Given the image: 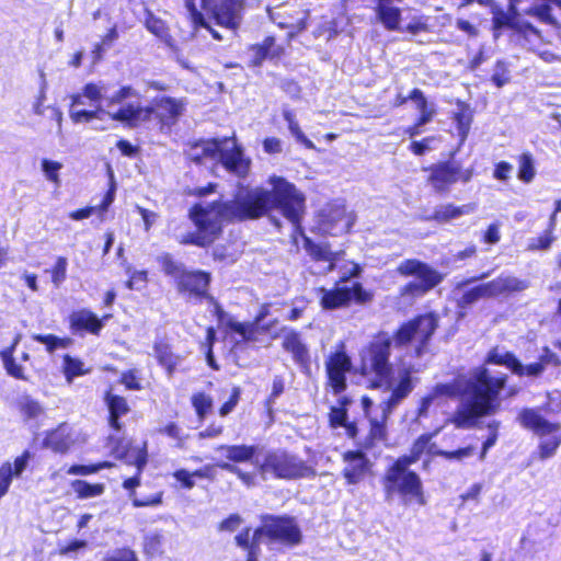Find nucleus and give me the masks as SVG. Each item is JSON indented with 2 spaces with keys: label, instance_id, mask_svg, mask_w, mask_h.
Returning <instances> with one entry per match:
<instances>
[{
  "label": "nucleus",
  "instance_id": "28",
  "mask_svg": "<svg viewBox=\"0 0 561 561\" xmlns=\"http://www.w3.org/2000/svg\"><path fill=\"white\" fill-rule=\"evenodd\" d=\"M217 450L225 453L226 462L237 465L241 462H252L257 447L254 445H220Z\"/></svg>",
  "mask_w": 561,
  "mask_h": 561
},
{
  "label": "nucleus",
  "instance_id": "55",
  "mask_svg": "<svg viewBox=\"0 0 561 561\" xmlns=\"http://www.w3.org/2000/svg\"><path fill=\"white\" fill-rule=\"evenodd\" d=\"M163 536L160 534H149L145 538V551L147 554L154 556L162 553Z\"/></svg>",
  "mask_w": 561,
  "mask_h": 561
},
{
  "label": "nucleus",
  "instance_id": "52",
  "mask_svg": "<svg viewBox=\"0 0 561 561\" xmlns=\"http://www.w3.org/2000/svg\"><path fill=\"white\" fill-rule=\"evenodd\" d=\"M64 369L68 380L85 374L83 370V363L78 358L71 357L70 355H66L64 357Z\"/></svg>",
  "mask_w": 561,
  "mask_h": 561
},
{
  "label": "nucleus",
  "instance_id": "48",
  "mask_svg": "<svg viewBox=\"0 0 561 561\" xmlns=\"http://www.w3.org/2000/svg\"><path fill=\"white\" fill-rule=\"evenodd\" d=\"M33 340L46 346L47 352L53 353L57 348H65L67 341L53 334H34Z\"/></svg>",
  "mask_w": 561,
  "mask_h": 561
},
{
  "label": "nucleus",
  "instance_id": "32",
  "mask_svg": "<svg viewBox=\"0 0 561 561\" xmlns=\"http://www.w3.org/2000/svg\"><path fill=\"white\" fill-rule=\"evenodd\" d=\"M376 14L386 30H400L401 10L398 7H392L388 3H378L376 7Z\"/></svg>",
  "mask_w": 561,
  "mask_h": 561
},
{
  "label": "nucleus",
  "instance_id": "14",
  "mask_svg": "<svg viewBox=\"0 0 561 561\" xmlns=\"http://www.w3.org/2000/svg\"><path fill=\"white\" fill-rule=\"evenodd\" d=\"M201 5L219 26L229 30L239 27L243 0H201Z\"/></svg>",
  "mask_w": 561,
  "mask_h": 561
},
{
  "label": "nucleus",
  "instance_id": "63",
  "mask_svg": "<svg viewBox=\"0 0 561 561\" xmlns=\"http://www.w3.org/2000/svg\"><path fill=\"white\" fill-rule=\"evenodd\" d=\"M435 139L433 136L424 137L421 140H413L409 145V150L415 156H423L431 149L430 145Z\"/></svg>",
  "mask_w": 561,
  "mask_h": 561
},
{
  "label": "nucleus",
  "instance_id": "59",
  "mask_svg": "<svg viewBox=\"0 0 561 561\" xmlns=\"http://www.w3.org/2000/svg\"><path fill=\"white\" fill-rule=\"evenodd\" d=\"M501 224L499 221L490 224L483 231L481 241L486 244H496L501 240Z\"/></svg>",
  "mask_w": 561,
  "mask_h": 561
},
{
  "label": "nucleus",
  "instance_id": "60",
  "mask_svg": "<svg viewBox=\"0 0 561 561\" xmlns=\"http://www.w3.org/2000/svg\"><path fill=\"white\" fill-rule=\"evenodd\" d=\"M241 397V390L239 387H234L231 390V393L226 402L221 404L219 408V414L221 416L228 415L232 410L237 407Z\"/></svg>",
  "mask_w": 561,
  "mask_h": 561
},
{
  "label": "nucleus",
  "instance_id": "42",
  "mask_svg": "<svg viewBox=\"0 0 561 561\" xmlns=\"http://www.w3.org/2000/svg\"><path fill=\"white\" fill-rule=\"evenodd\" d=\"M213 467L211 466H205L204 468L197 469L194 472L190 473L186 470H178V481L182 484L184 488H192L194 485L193 478H208L210 479L213 477Z\"/></svg>",
  "mask_w": 561,
  "mask_h": 561
},
{
  "label": "nucleus",
  "instance_id": "23",
  "mask_svg": "<svg viewBox=\"0 0 561 561\" xmlns=\"http://www.w3.org/2000/svg\"><path fill=\"white\" fill-rule=\"evenodd\" d=\"M302 242L304 249L313 262H328V270L332 271L334 268L341 252H333L329 242L318 243L307 236H304Z\"/></svg>",
  "mask_w": 561,
  "mask_h": 561
},
{
  "label": "nucleus",
  "instance_id": "18",
  "mask_svg": "<svg viewBox=\"0 0 561 561\" xmlns=\"http://www.w3.org/2000/svg\"><path fill=\"white\" fill-rule=\"evenodd\" d=\"M228 141V137L190 141L184 149V157L190 163L202 164L206 159H215L220 151V146L227 145Z\"/></svg>",
  "mask_w": 561,
  "mask_h": 561
},
{
  "label": "nucleus",
  "instance_id": "61",
  "mask_svg": "<svg viewBox=\"0 0 561 561\" xmlns=\"http://www.w3.org/2000/svg\"><path fill=\"white\" fill-rule=\"evenodd\" d=\"M513 165L507 161H499L494 164L492 176L493 179L507 182L512 173Z\"/></svg>",
  "mask_w": 561,
  "mask_h": 561
},
{
  "label": "nucleus",
  "instance_id": "34",
  "mask_svg": "<svg viewBox=\"0 0 561 561\" xmlns=\"http://www.w3.org/2000/svg\"><path fill=\"white\" fill-rule=\"evenodd\" d=\"M517 178L525 184L530 183L536 176V169L533 154L525 151L517 157Z\"/></svg>",
  "mask_w": 561,
  "mask_h": 561
},
{
  "label": "nucleus",
  "instance_id": "7",
  "mask_svg": "<svg viewBox=\"0 0 561 561\" xmlns=\"http://www.w3.org/2000/svg\"><path fill=\"white\" fill-rule=\"evenodd\" d=\"M257 473L263 478L276 480H299L313 478L316 470L299 456L283 449H272L265 453L260 463L255 466Z\"/></svg>",
  "mask_w": 561,
  "mask_h": 561
},
{
  "label": "nucleus",
  "instance_id": "58",
  "mask_svg": "<svg viewBox=\"0 0 561 561\" xmlns=\"http://www.w3.org/2000/svg\"><path fill=\"white\" fill-rule=\"evenodd\" d=\"M104 561H138V558L134 550L122 548L107 553Z\"/></svg>",
  "mask_w": 561,
  "mask_h": 561
},
{
  "label": "nucleus",
  "instance_id": "27",
  "mask_svg": "<svg viewBox=\"0 0 561 561\" xmlns=\"http://www.w3.org/2000/svg\"><path fill=\"white\" fill-rule=\"evenodd\" d=\"M70 325L75 331L84 330L92 334H99L103 328V322L92 311L82 309L70 316Z\"/></svg>",
  "mask_w": 561,
  "mask_h": 561
},
{
  "label": "nucleus",
  "instance_id": "20",
  "mask_svg": "<svg viewBox=\"0 0 561 561\" xmlns=\"http://www.w3.org/2000/svg\"><path fill=\"white\" fill-rule=\"evenodd\" d=\"M282 347L288 352L300 370L309 376L311 374V356L308 346L302 342L301 334L291 330L283 337Z\"/></svg>",
  "mask_w": 561,
  "mask_h": 561
},
{
  "label": "nucleus",
  "instance_id": "44",
  "mask_svg": "<svg viewBox=\"0 0 561 561\" xmlns=\"http://www.w3.org/2000/svg\"><path fill=\"white\" fill-rule=\"evenodd\" d=\"M192 404L199 420H204L211 411L213 400L204 392H196L192 397Z\"/></svg>",
  "mask_w": 561,
  "mask_h": 561
},
{
  "label": "nucleus",
  "instance_id": "56",
  "mask_svg": "<svg viewBox=\"0 0 561 561\" xmlns=\"http://www.w3.org/2000/svg\"><path fill=\"white\" fill-rule=\"evenodd\" d=\"M62 168V164L57 161H53L49 159L42 160V171L48 181L59 184V174L58 172Z\"/></svg>",
  "mask_w": 561,
  "mask_h": 561
},
{
  "label": "nucleus",
  "instance_id": "31",
  "mask_svg": "<svg viewBox=\"0 0 561 561\" xmlns=\"http://www.w3.org/2000/svg\"><path fill=\"white\" fill-rule=\"evenodd\" d=\"M458 110L453 113V121L456 123L459 139L463 142L470 131V126L472 123V111L470 105L465 101L457 100L456 102Z\"/></svg>",
  "mask_w": 561,
  "mask_h": 561
},
{
  "label": "nucleus",
  "instance_id": "46",
  "mask_svg": "<svg viewBox=\"0 0 561 561\" xmlns=\"http://www.w3.org/2000/svg\"><path fill=\"white\" fill-rule=\"evenodd\" d=\"M474 447L473 446H465L460 447L455 450H444V449H436L435 451H432L433 456L442 457L446 460H462L465 458L471 457L473 455Z\"/></svg>",
  "mask_w": 561,
  "mask_h": 561
},
{
  "label": "nucleus",
  "instance_id": "3",
  "mask_svg": "<svg viewBox=\"0 0 561 561\" xmlns=\"http://www.w3.org/2000/svg\"><path fill=\"white\" fill-rule=\"evenodd\" d=\"M485 364L504 366L514 374L518 358L510 351L500 353L496 346L488 352L484 364L473 368L465 382L463 392L469 403L458 407L450 417L457 428L473 427L479 419L494 414L501 407V393L507 386L508 375H494Z\"/></svg>",
  "mask_w": 561,
  "mask_h": 561
},
{
  "label": "nucleus",
  "instance_id": "12",
  "mask_svg": "<svg viewBox=\"0 0 561 561\" xmlns=\"http://www.w3.org/2000/svg\"><path fill=\"white\" fill-rule=\"evenodd\" d=\"M160 118L162 123L169 115V119H175V100L172 98H161L156 100V108L142 107L138 104L128 103L117 111H105L104 115L110 116L113 121L126 124L129 127H136L141 122L149 121L152 114Z\"/></svg>",
  "mask_w": 561,
  "mask_h": 561
},
{
  "label": "nucleus",
  "instance_id": "57",
  "mask_svg": "<svg viewBox=\"0 0 561 561\" xmlns=\"http://www.w3.org/2000/svg\"><path fill=\"white\" fill-rule=\"evenodd\" d=\"M20 407L21 411L30 419L37 417L42 413L39 403L28 396L21 398Z\"/></svg>",
  "mask_w": 561,
  "mask_h": 561
},
{
  "label": "nucleus",
  "instance_id": "1",
  "mask_svg": "<svg viewBox=\"0 0 561 561\" xmlns=\"http://www.w3.org/2000/svg\"><path fill=\"white\" fill-rule=\"evenodd\" d=\"M267 182L270 190L257 187L240 199L218 198L207 205L194 203L188 218L195 230L182 236L181 243L209 248L221 238L227 224L255 220L273 210L279 211L295 231H301L306 213L305 194L284 176L271 175Z\"/></svg>",
  "mask_w": 561,
  "mask_h": 561
},
{
  "label": "nucleus",
  "instance_id": "17",
  "mask_svg": "<svg viewBox=\"0 0 561 561\" xmlns=\"http://www.w3.org/2000/svg\"><path fill=\"white\" fill-rule=\"evenodd\" d=\"M366 451V449L357 447L342 454V460L346 463L342 470V477L347 484H357L370 472L371 462Z\"/></svg>",
  "mask_w": 561,
  "mask_h": 561
},
{
  "label": "nucleus",
  "instance_id": "43",
  "mask_svg": "<svg viewBox=\"0 0 561 561\" xmlns=\"http://www.w3.org/2000/svg\"><path fill=\"white\" fill-rule=\"evenodd\" d=\"M216 466L234 474L248 488L254 486L256 484L255 474L253 472L243 471L238 466L229 462H218Z\"/></svg>",
  "mask_w": 561,
  "mask_h": 561
},
{
  "label": "nucleus",
  "instance_id": "35",
  "mask_svg": "<svg viewBox=\"0 0 561 561\" xmlns=\"http://www.w3.org/2000/svg\"><path fill=\"white\" fill-rule=\"evenodd\" d=\"M283 117L287 122L288 129L296 138L298 142H300L307 149H314L313 142L304 134L300 128V125L296 118V114L291 110H284Z\"/></svg>",
  "mask_w": 561,
  "mask_h": 561
},
{
  "label": "nucleus",
  "instance_id": "25",
  "mask_svg": "<svg viewBox=\"0 0 561 561\" xmlns=\"http://www.w3.org/2000/svg\"><path fill=\"white\" fill-rule=\"evenodd\" d=\"M476 208L477 206L474 203H468L463 205L447 203L436 207L430 216V219L437 224H446L461 216L473 213Z\"/></svg>",
  "mask_w": 561,
  "mask_h": 561
},
{
  "label": "nucleus",
  "instance_id": "11",
  "mask_svg": "<svg viewBox=\"0 0 561 561\" xmlns=\"http://www.w3.org/2000/svg\"><path fill=\"white\" fill-rule=\"evenodd\" d=\"M517 419L524 428L540 437L551 435L550 438L541 440L538 445L540 459H548L557 453L561 445V425L559 423L546 420L536 409L531 408L522 409Z\"/></svg>",
  "mask_w": 561,
  "mask_h": 561
},
{
  "label": "nucleus",
  "instance_id": "29",
  "mask_svg": "<svg viewBox=\"0 0 561 561\" xmlns=\"http://www.w3.org/2000/svg\"><path fill=\"white\" fill-rule=\"evenodd\" d=\"M73 439L70 435V427L67 424H61L56 430L47 434L44 439V445L55 453L65 454L69 450Z\"/></svg>",
  "mask_w": 561,
  "mask_h": 561
},
{
  "label": "nucleus",
  "instance_id": "33",
  "mask_svg": "<svg viewBox=\"0 0 561 561\" xmlns=\"http://www.w3.org/2000/svg\"><path fill=\"white\" fill-rule=\"evenodd\" d=\"M118 457L124 459L127 463L136 466L138 473L145 468L147 465V446L146 443L142 446H131L129 445L122 453L117 449Z\"/></svg>",
  "mask_w": 561,
  "mask_h": 561
},
{
  "label": "nucleus",
  "instance_id": "40",
  "mask_svg": "<svg viewBox=\"0 0 561 561\" xmlns=\"http://www.w3.org/2000/svg\"><path fill=\"white\" fill-rule=\"evenodd\" d=\"M556 240L554 232L551 229H545L542 233L538 237L533 238L527 243V251L537 252V251H547L551 248L552 243Z\"/></svg>",
  "mask_w": 561,
  "mask_h": 561
},
{
  "label": "nucleus",
  "instance_id": "47",
  "mask_svg": "<svg viewBox=\"0 0 561 561\" xmlns=\"http://www.w3.org/2000/svg\"><path fill=\"white\" fill-rule=\"evenodd\" d=\"M545 369L546 367L541 362L540 357L538 358L537 362L527 365H523L518 359V367L514 369V375L518 377H538L545 371Z\"/></svg>",
  "mask_w": 561,
  "mask_h": 561
},
{
  "label": "nucleus",
  "instance_id": "9",
  "mask_svg": "<svg viewBox=\"0 0 561 561\" xmlns=\"http://www.w3.org/2000/svg\"><path fill=\"white\" fill-rule=\"evenodd\" d=\"M397 273L403 277L414 276L399 288V297L416 299L425 296L444 280V274L417 259H405L397 266Z\"/></svg>",
  "mask_w": 561,
  "mask_h": 561
},
{
  "label": "nucleus",
  "instance_id": "64",
  "mask_svg": "<svg viewBox=\"0 0 561 561\" xmlns=\"http://www.w3.org/2000/svg\"><path fill=\"white\" fill-rule=\"evenodd\" d=\"M157 262L161 270L169 276L175 275V264L173 257L169 253H162L157 256Z\"/></svg>",
  "mask_w": 561,
  "mask_h": 561
},
{
  "label": "nucleus",
  "instance_id": "49",
  "mask_svg": "<svg viewBox=\"0 0 561 561\" xmlns=\"http://www.w3.org/2000/svg\"><path fill=\"white\" fill-rule=\"evenodd\" d=\"M329 425L332 428L343 427L347 423L348 412L345 407H331L329 411Z\"/></svg>",
  "mask_w": 561,
  "mask_h": 561
},
{
  "label": "nucleus",
  "instance_id": "39",
  "mask_svg": "<svg viewBox=\"0 0 561 561\" xmlns=\"http://www.w3.org/2000/svg\"><path fill=\"white\" fill-rule=\"evenodd\" d=\"M13 353L14 347H7L5 350L0 352V357L3 362L4 368L10 376L16 379L25 380L26 378L23 374V368L21 365L16 364L13 357Z\"/></svg>",
  "mask_w": 561,
  "mask_h": 561
},
{
  "label": "nucleus",
  "instance_id": "54",
  "mask_svg": "<svg viewBox=\"0 0 561 561\" xmlns=\"http://www.w3.org/2000/svg\"><path fill=\"white\" fill-rule=\"evenodd\" d=\"M108 467H111V463L106 462V461L96 463V465H72L67 470V473L73 474V476H77V474L78 476H88V474L96 473L101 469L108 468Z\"/></svg>",
  "mask_w": 561,
  "mask_h": 561
},
{
  "label": "nucleus",
  "instance_id": "5",
  "mask_svg": "<svg viewBox=\"0 0 561 561\" xmlns=\"http://www.w3.org/2000/svg\"><path fill=\"white\" fill-rule=\"evenodd\" d=\"M419 460L420 458L410 450L387 467L381 480L387 497L399 495L405 504L413 501L419 505H425L422 480L415 471L410 469V466Z\"/></svg>",
  "mask_w": 561,
  "mask_h": 561
},
{
  "label": "nucleus",
  "instance_id": "45",
  "mask_svg": "<svg viewBox=\"0 0 561 561\" xmlns=\"http://www.w3.org/2000/svg\"><path fill=\"white\" fill-rule=\"evenodd\" d=\"M433 433H424L420 435L412 444L410 450L417 457L421 458L425 451L432 454L435 451V445L432 444Z\"/></svg>",
  "mask_w": 561,
  "mask_h": 561
},
{
  "label": "nucleus",
  "instance_id": "36",
  "mask_svg": "<svg viewBox=\"0 0 561 561\" xmlns=\"http://www.w3.org/2000/svg\"><path fill=\"white\" fill-rule=\"evenodd\" d=\"M71 488L79 499L95 497L104 493L105 485L103 483H90L85 480H75Z\"/></svg>",
  "mask_w": 561,
  "mask_h": 561
},
{
  "label": "nucleus",
  "instance_id": "30",
  "mask_svg": "<svg viewBox=\"0 0 561 561\" xmlns=\"http://www.w3.org/2000/svg\"><path fill=\"white\" fill-rule=\"evenodd\" d=\"M105 402L110 412V425L116 431H119L122 424L119 417L129 411V407L125 398L107 392L105 394Z\"/></svg>",
  "mask_w": 561,
  "mask_h": 561
},
{
  "label": "nucleus",
  "instance_id": "53",
  "mask_svg": "<svg viewBox=\"0 0 561 561\" xmlns=\"http://www.w3.org/2000/svg\"><path fill=\"white\" fill-rule=\"evenodd\" d=\"M492 24L494 31L502 30L504 27H510L517 31L519 30L518 24L514 21V18L502 10L494 12Z\"/></svg>",
  "mask_w": 561,
  "mask_h": 561
},
{
  "label": "nucleus",
  "instance_id": "10",
  "mask_svg": "<svg viewBox=\"0 0 561 561\" xmlns=\"http://www.w3.org/2000/svg\"><path fill=\"white\" fill-rule=\"evenodd\" d=\"M425 184L437 195H447L451 187L460 183L470 182L476 172L473 168L462 169L457 162L443 160L423 167Z\"/></svg>",
  "mask_w": 561,
  "mask_h": 561
},
{
  "label": "nucleus",
  "instance_id": "4",
  "mask_svg": "<svg viewBox=\"0 0 561 561\" xmlns=\"http://www.w3.org/2000/svg\"><path fill=\"white\" fill-rule=\"evenodd\" d=\"M263 539L291 548L302 541V534L294 516L266 514L252 533L250 527H244L234 537L236 545L247 552L245 561H259Z\"/></svg>",
  "mask_w": 561,
  "mask_h": 561
},
{
  "label": "nucleus",
  "instance_id": "13",
  "mask_svg": "<svg viewBox=\"0 0 561 561\" xmlns=\"http://www.w3.org/2000/svg\"><path fill=\"white\" fill-rule=\"evenodd\" d=\"M324 367L325 386L331 388L334 394L343 393L347 389V375L353 369L352 358L346 353L343 342L328 355Z\"/></svg>",
  "mask_w": 561,
  "mask_h": 561
},
{
  "label": "nucleus",
  "instance_id": "51",
  "mask_svg": "<svg viewBox=\"0 0 561 561\" xmlns=\"http://www.w3.org/2000/svg\"><path fill=\"white\" fill-rule=\"evenodd\" d=\"M68 261L64 256H58L51 270V283L58 288L67 277Z\"/></svg>",
  "mask_w": 561,
  "mask_h": 561
},
{
  "label": "nucleus",
  "instance_id": "8",
  "mask_svg": "<svg viewBox=\"0 0 561 561\" xmlns=\"http://www.w3.org/2000/svg\"><path fill=\"white\" fill-rule=\"evenodd\" d=\"M352 276L348 272L341 275L331 288L323 286L316 288L319 305L323 310H339L350 308L352 305H367L374 300V291L366 288L360 282H353L347 286Z\"/></svg>",
  "mask_w": 561,
  "mask_h": 561
},
{
  "label": "nucleus",
  "instance_id": "24",
  "mask_svg": "<svg viewBox=\"0 0 561 561\" xmlns=\"http://www.w3.org/2000/svg\"><path fill=\"white\" fill-rule=\"evenodd\" d=\"M250 50L253 53V66H260L267 58H280L285 55V48L275 44L274 36H266L261 43L251 45Z\"/></svg>",
  "mask_w": 561,
  "mask_h": 561
},
{
  "label": "nucleus",
  "instance_id": "41",
  "mask_svg": "<svg viewBox=\"0 0 561 561\" xmlns=\"http://www.w3.org/2000/svg\"><path fill=\"white\" fill-rule=\"evenodd\" d=\"M85 99L90 100L92 104L101 105V102L104 101L105 94L107 93V87L103 82L99 83H87L81 91Z\"/></svg>",
  "mask_w": 561,
  "mask_h": 561
},
{
  "label": "nucleus",
  "instance_id": "2",
  "mask_svg": "<svg viewBox=\"0 0 561 561\" xmlns=\"http://www.w3.org/2000/svg\"><path fill=\"white\" fill-rule=\"evenodd\" d=\"M439 327V316L435 311L419 313L402 322L392 337L379 331L367 344L360 359V375L366 378L369 389H390L393 380V366L390 363L391 345L401 348L413 346L415 357L423 356L432 337Z\"/></svg>",
  "mask_w": 561,
  "mask_h": 561
},
{
  "label": "nucleus",
  "instance_id": "38",
  "mask_svg": "<svg viewBox=\"0 0 561 561\" xmlns=\"http://www.w3.org/2000/svg\"><path fill=\"white\" fill-rule=\"evenodd\" d=\"M154 354L159 364L165 368L168 374H172L175 362L172 352V345L164 341H158L154 344Z\"/></svg>",
  "mask_w": 561,
  "mask_h": 561
},
{
  "label": "nucleus",
  "instance_id": "50",
  "mask_svg": "<svg viewBox=\"0 0 561 561\" xmlns=\"http://www.w3.org/2000/svg\"><path fill=\"white\" fill-rule=\"evenodd\" d=\"M135 95V91L131 87H123L112 95L105 94L104 102L107 107L106 111H112V107L116 104H122L126 99Z\"/></svg>",
  "mask_w": 561,
  "mask_h": 561
},
{
  "label": "nucleus",
  "instance_id": "6",
  "mask_svg": "<svg viewBox=\"0 0 561 561\" xmlns=\"http://www.w3.org/2000/svg\"><path fill=\"white\" fill-rule=\"evenodd\" d=\"M414 383L412 380V373L410 368L400 370L399 380L394 387L390 386L389 397L381 403L380 417H369V428L363 440L356 444L366 450L374 449L378 444L385 443L388 439V419L393 409L404 400L413 390Z\"/></svg>",
  "mask_w": 561,
  "mask_h": 561
},
{
  "label": "nucleus",
  "instance_id": "26",
  "mask_svg": "<svg viewBox=\"0 0 561 561\" xmlns=\"http://www.w3.org/2000/svg\"><path fill=\"white\" fill-rule=\"evenodd\" d=\"M80 105H85V96L82 92L71 95V104L69 110L70 118L73 123H90L95 118H102L105 114V108L98 105L95 110H78Z\"/></svg>",
  "mask_w": 561,
  "mask_h": 561
},
{
  "label": "nucleus",
  "instance_id": "22",
  "mask_svg": "<svg viewBox=\"0 0 561 561\" xmlns=\"http://www.w3.org/2000/svg\"><path fill=\"white\" fill-rule=\"evenodd\" d=\"M210 283V275L203 271H182L178 273V287L183 294L203 298L206 296Z\"/></svg>",
  "mask_w": 561,
  "mask_h": 561
},
{
  "label": "nucleus",
  "instance_id": "62",
  "mask_svg": "<svg viewBox=\"0 0 561 561\" xmlns=\"http://www.w3.org/2000/svg\"><path fill=\"white\" fill-rule=\"evenodd\" d=\"M488 427L491 430V433L489 434V436L486 437V439L482 444V449H481V453H480V456H479V458L481 460H483L485 458V455H486L488 450L492 446H494L496 440H497L499 423L493 421V422L488 424Z\"/></svg>",
  "mask_w": 561,
  "mask_h": 561
},
{
  "label": "nucleus",
  "instance_id": "16",
  "mask_svg": "<svg viewBox=\"0 0 561 561\" xmlns=\"http://www.w3.org/2000/svg\"><path fill=\"white\" fill-rule=\"evenodd\" d=\"M271 305L264 302L260 306L253 320L250 322H238L230 319L226 322V328L232 333H237L241 336V341L245 344L255 343L259 341L261 333L268 332L275 321L268 324H261V322L270 314Z\"/></svg>",
  "mask_w": 561,
  "mask_h": 561
},
{
  "label": "nucleus",
  "instance_id": "15",
  "mask_svg": "<svg viewBox=\"0 0 561 561\" xmlns=\"http://www.w3.org/2000/svg\"><path fill=\"white\" fill-rule=\"evenodd\" d=\"M352 224L345 205L336 202L328 203L317 214V228L325 234H335L337 230L347 232Z\"/></svg>",
  "mask_w": 561,
  "mask_h": 561
},
{
  "label": "nucleus",
  "instance_id": "19",
  "mask_svg": "<svg viewBox=\"0 0 561 561\" xmlns=\"http://www.w3.org/2000/svg\"><path fill=\"white\" fill-rule=\"evenodd\" d=\"M232 141L230 149H226V145L220 146L218 152L221 165L230 173L239 178H245L250 171V160L243 156L242 147L237 142L234 137H228Z\"/></svg>",
  "mask_w": 561,
  "mask_h": 561
},
{
  "label": "nucleus",
  "instance_id": "37",
  "mask_svg": "<svg viewBox=\"0 0 561 561\" xmlns=\"http://www.w3.org/2000/svg\"><path fill=\"white\" fill-rule=\"evenodd\" d=\"M184 2H185V7L188 12V18L192 22L193 27L194 28H201V27L207 28L211 33L214 38L221 39V36L210 27V25L207 23L202 11L198 10V8L196 5V0H184Z\"/></svg>",
  "mask_w": 561,
  "mask_h": 561
},
{
  "label": "nucleus",
  "instance_id": "21",
  "mask_svg": "<svg viewBox=\"0 0 561 561\" xmlns=\"http://www.w3.org/2000/svg\"><path fill=\"white\" fill-rule=\"evenodd\" d=\"M477 288L482 299L522 291L526 288V284L516 277L500 275L490 282L477 285Z\"/></svg>",
  "mask_w": 561,
  "mask_h": 561
}]
</instances>
